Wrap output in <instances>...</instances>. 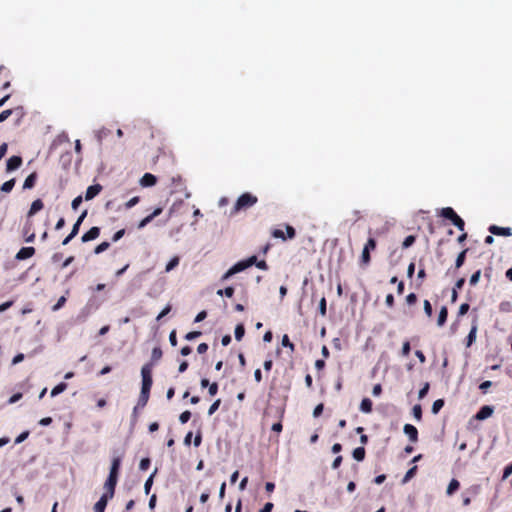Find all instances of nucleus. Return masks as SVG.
Wrapping results in <instances>:
<instances>
[{"instance_id": "6ab92c4d", "label": "nucleus", "mask_w": 512, "mask_h": 512, "mask_svg": "<svg viewBox=\"0 0 512 512\" xmlns=\"http://www.w3.org/2000/svg\"><path fill=\"white\" fill-rule=\"evenodd\" d=\"M44 207V203L41 199H36L32 202L30 209L27 213L28 217H32L34 214L42 210Z\"/></svg>"}, {"instance_id": "f257e3e1", "label": "nucleus", "mask_w": 512, "mask_h": 512, "mask_svg": "<svg viewBox=\"0 0 512 512\" xmlns=\"http://www.w3.org/2000/svg\"><path fill=\"white\" fill-rule=\"evenodd\" d=\"M121 466L120 457H115L112 460L109 476L104 484L105 492L112 495L115 494V488L118 481L119 470Z\"/></svg>"}, {"instance_id": "c9c22d12", "label": "nucleus", "mask_w": 512, "mask_h": 512, "mask_svg": "<svg viewBox=\"0 0 512 512\" xmlns=\"http://www.w3.org/2000/svg\"><path fill=\"white\" fill-rule=\"evenodd\" d=\"M109 247H110V243L107 241H104L95 247L94 253L100 254V253L106 251Z\"/></svg>"}, {"instance_id": "bb28decb", "label": "nucleus", "mask_w": 512, "mask_h": 512, "mask_svg": "<svg viewBox=\"0 0 512 512\" xmlns=\"http://www.w3.org/2000/svg\"><path fill=\"white\" fill-rule=\"evenodd\" d=\"M67 388V384L65 382H61L59 383L58 385H56L52 391H51V396L52 397H55L57 396L58 394L64 392Z\"/></svg>"}, {"instance_id": "a211bd4d", "label": "nucleus", "mask_w": 512, "mask_h": 512, "mask_svg": "<svg viewBox=\"0 0 512 512\" xmlns=\"http://www.w3.org/2000/svg\"><path fill=\"white\" fill-rule=\"evenodd\" d=\"M493 413V408L491 406L485 405L480 408V410L475 415V418L477 420H484L488 417H490Z\"/></svg>"}, {"instance_id": "9b49d317", "label": "nucleus", "mask_w": 512, "mask_h": 512, "mask_svg": "<svg viewBox=\"0 0 512 512\" xmlns=\"http://www.w3.org/2000/svg\"><path fill=\"white\" fill-rule=\"evenodd\" d=\"M100 235V228L99 227H92L90 228L86 233L83 234L81 240L82 242L86 243L92 240H95Z\"/></svg>"}, {"instance_id": "0eeeda50", "label": "nucleus", "mask_w": 512, "mask_h": 512, "mask_svg": "<svg viewBox=\"0 0 512 512\" xmlns=\"http://www.w3.org/2000/svg\"><path fill=\"white\" fill-rule=\"evenodd\" d=\"M114 495L105 492L100 499L94 505V512H104L107 506V503L110 499H112Z\"/></svg>"}, {"instance_id": "e2e57ef3", "label": "nucleus", "mask_w": 512, "mask_h": 512, "mask_svg": "<svg viewBox=\"0 0 512 512\" xmlns=\"http://www.w3.org/2000/svg\"><path fill=\"white\" fill-rule=\"evenodd\" d=\"M151 461L149 458H143L140 461L139 468L140 470H147L150 467Z\"/></svg>"}, {"instance_id": "f8f14e48", "label": "nucleus", "mask_w": 512, "mask_h": 512, "mask_svg": "<svg viewBox=\"0 0 512 512\" xmlns=\"http://www.w3.org/2000/svg\"><path fill=\"white\" fill-rule=\"evenodd\" d=\"M404 433L409 437V440L413 443L418 441V430L411 424H405L403 428Z\"/></svg>"}, {"instance_id": "393cba45", "label": "nucleus", "mask_w": 512, "mask_h": 512, "mask_svg": "<svg viewBox=\"0 0 512 512\" xmlns=\"http://www.w3.org/2000/svg\"><path fill=\"white\" fill-rule=\"evenodd\" d=\"M365 454L366 451L364 447H357L352 452L353 458L357 461H363L365 458Z\"/></svg>"}, {"instance_id": "864d4df0", "label": "nucleus", "mask_w": 512, "mask_h": 512, "mask_svg": "<svg viewBox=\"0 0 512 512\" xmlns=\"http://www.w3.org/2000/svg\"><path fill=\"white\" fill-rule=\"evenodd\" d=\"M30 432L27 430V431H24L22 432L20 435L17 436V438L15 439V444H20L22 443L23 441H25L28 436H29Z\"/></svg>"}, {"instance_id": "4468645a", "label": "nucleus", "mask_w": 512, "mask_h": 512, "mask_svg": "<svg viewBox=\"0 0 512 512\" xmlns=\"http://www.w3.org/2000/svg\"><path fill=\"white\" fill-rule=\"evenodd\" d=\"M102 190V186L100 184L90 185L85 193V200L89 201L96 197Z\"/></svg>"}, {"instance_id": "4be33fe9", "label": "nucleus", "mask_w": 512, "mask_h": 512, "mask_svg": "<svg viewBox=\"0 0 512 512\" xmlns=\"http://www.w3.org/2000/svg\"><path fill=\"white\" fill-rule=\"evenodd\" d=\"M141 374H142V383H145L146 380L148 381L149 384L153 383L152 375H151V368L148 364H146L142 367Z\"/></svg>"}, {"instance_id": "79ce46f5", "label": "nucleus", "mask_w": 512, "mask_h": 512, "mask_svg": "<svg viewBox=\"0 0 512 512\" xmlns=\"http://www.w3.org/2000/svg\"><path fill=\"white\" fill-rule=\"evenodd\" d=\"M423 306H424V312H425L426 316L428 318H431L433 310H432V305H431L430 301L424 300Z\"/></svg>"}, {"instance_id": "de8ad7c7", "label": "nucleus", "mask_w": 512, "mask_h": 512, "mask_svg": "<svg viewBox=\"0 0 512 512\" xmlns=\"http://www.w3.org/2000/svg\"><path fill=\"white\" fill-rule=\"evenodd\" d=\"M190 418H191V412L189 410H186L180 414L179 421L182 424H185L190 420Z\"/></svg>"}, {"instance_id": "603ef678", "label": "nucleus", "mask_w": 512, "mask_h": 512, "mask_svg": "<svg viewBox=\"0 0 512 512\" xmlns=\"http://www.w3.org/2000/svg\"><path fill=\"white\" fill-rule=\"evenodd\" d=\"M385 304L388 308H393L394 305H395V299H394V296L393 294H387L386 298H385Z\"/></svg>"}, {"instance_id": "774afa93", "label": "nucleus", "mask_w": 512, "mask_h": 512, "mask_svg": "<svg viewBox=\"0 0 512 512\" xmlns=\"http://www.w3.org/2000/svg\"><path fill=\"white\" fill-rule=\"evenodd\" d=\"M82 201H83L82 196H77L76 198H74L71 203L72 208L74 210H77L79 205L82 203Z\"/></svg>"}, {"instance_id": "bf43d9fd", "label": "nucleus", "mask_w": 512, "mask_h": 512, "mask_svg": "<svg viewBox=\"0 0 512 512\" xmlns=\"http://www.w3.org/2000/svg\"><path fill=\"white\" fill-rule=\"evenodd\" d=\"M272 236L274 238L282 239L283 241L286 240V236H285L284 232L281 229H274L272 231Z\"/></svg>"}, {"instance_id": "58836bf2", "label": "nucleus", "mask_w": 512, "mask_h": 512, "mask_svg": "<svg viewBox=\"0 0 512 512\" xmlns=\"http://www.w3.org/2000/svg\"><path fill=\"white\" fill-rule=\"evenodd\" d=\"M218 295L220 296H226L228 298H231L234 294V288L233 287H226L224 290H218L217 292Z\"/></svg>"}, {"instance_id": "69168bd1", "label": "nucleus", "mask_w": 512, "mask_h": 512, "mask_svg": "<svg viewBox=\"0 0 512 512\" xmlns=\"http://www.w3.org/2000/svg\"><path fill=\"white\" fill-rule=\"evenodd\" d=\"M125 235V229L118 230L112 237L113 242H117Z\"/></svg>"}, {"instance_id": "c756f323", "label": "nucleus", "mask_w": 512, "mask_h": 512, "mask_svg": "<svg viewBox=\"0 0 512 512\" xmlns=\"http://www.w3.org/2000/svg\"><path fill=\"white\" fill-rule=\"evenodd\" d=\"M179 257L178 256H174L166 265V268H165V271L166 272H170L172 271L174 268H176L179 264Z\"/></svg>"}, {"instance_id": "4c0bfd02", "label": "nucleus", "mask_w": 512, "mask_h": 512, "mask_svg": "<svg viewBox=\"0 0 512 512\" xmlns=\"http://www.w3.org/2000/svg\"><path fill=\"white\" fill-rule=\"evenodd\" d=\"M281 343H282V346H284V347H288V348L291 350V352H294V350H295V345L290 341V339H289L288 335H286V334H285V335L282 337V342H281Z\"/></svg>"}, {"instance_id": "ea45409f", "label": "nucleus", "mask_w": 512, "mask_h": 512, "mask_svg": "<svg viewBox=\"0 0 512 512\" xmlns=\"http://www.w3.org/2000/svg\"><path fill=\"white\" fill-rule=\"evenodd\" d=\"M221 404V399H216L212 404L211 406L209 407L208 409V415L211 416L213 415L219 408Z\"/></svg>"}, {"instance_id": "13d9d810", "label": "nucleus", "mask_w": 512, "mask_h": 512, "mask_svg": "<svg viewBox=\"0 0 512 512\" xmlns=\"http://www.w3.org/2000/svg\"><path fill=\"white\" fill-rule=\"evenodd\" d=\"M218 392V384L216 382L211 383L208 386V393L210 396H215Z\"/></svg>"}, {"instance_id": "6e6d98bb", "label": "nucleus", "mask_w": 512, "mask_h": 512, "mask_svg": "<svg viewBox=\"0 0 512 512\" xmlns=\"http://www.w3.org/2000/svg\"><path fill=\"white\" fill-rule=\"evenodd\" d=\"M470 305L468 303H462L458 310V316H463L469 311Z\"/></svg>"}, {"instance_id": "412c9836", "label": "nucleus", "mask_w": 512, "mask_h": 512, "mask_svg": "<svg viewBox=\"0 0 512 512\" xmlns=\"http://www.w3.org/2000/svg\"><path fill=\"white\" fill-rule=\"evenodd\" d=\"M447 318H448V309L446 306H442L439 311V314H438L437 325L439 327L444 326L447 321Z\"/></svg>"}, {"instance_id": "cd10ccee", "label": "nucleus", "mask_w": 512, "mask_h": 512, "mask_svg": "<svg viewBox=\"0 0 512 512\" xmlns=\"http://www.w3.org/2000/svg\"><path fill=\"white\" fill-rule=\"evenodd\" d=\"M467 251H468V249H464L462 252H460L458 254L456 261H455V267L457 269H459L464 264Z\"/></svg>"}, {"instance_id": "72a5a7b5", "label": "nucleus", "mask_w": 512, "mask_h": 512, "mask_svg": "<svg viewBox=\"0 0 512 512\" xmlns=\"http://www.w3.org/2000/svg\"><path fill=\"white\" fill-rule=\"evenodd\" d=\"M415 241H416V237L414 235H409L402 242V247L404 249H407V248L411 247L415 243Z\"/></svg>"}, {"instance_id": "a19ab883", "label": "nucleus", "mask_w": 512, "mask_h": 512, "mask_svg": "<svg viewBox=\"0 0 512 512\" xmlns=\"http://www.w3.org/2000/svg\"><path fill=\"white\" fill-rule=\"evenodd\" d=\"M327 302H326V298L325 297H322L319 301V313L321 314V316H325L326 315V312H327Z\"/></svg>"}, {"instance_id": "2f4dec72", "label": "nucleus", "mask_w": 512, "mask_h": 512, "mask_svg": "<svg viewBox=\"0 0 512 512\" xmlns=\"http://www.w3.org/2000/svg\"><path fill=\"white\" fill-rule=\"evenodd\" d=\"M245 334V328L243 324H238L235 327V338L237 341H240Z\"/></svg>"}, {"instance_id": "09e8293b", "label": "nucleus", "mask_w": 512, "mask_h": 512, "mask_svg": "<svg viewBox=\"0 0 512 512\" xmlns=\"http://www.w3.org/2000/svg\"><path fill=\"white\" fill-rule=\"evenodd\" d=\"M411 346L409 341H405L402 345L401 355L406 357L410 354Z\"/></svg>"}, {"instance_id": "aec40b11", "label": "nucleus", "mask_w": 512, "mask_h": 512, "mask_svg": "<svg viewBox=\"0 0 512 512\" xmlns=\"http://www.w3.org/2000/svg\"><path fill=\"white\" fill-rule=\"evenodd\" d=\"M38 175L36 172L31 173L28 175L23 183V189H32L37 181Z\"/></svg>"}, {"instance_id": "7ed1b4c3", "label": "nucleus", "mask_w": 512, "mask_h": 512, "mask_svg": "<svg viewBox=\"0 0 512 512\" xmlns=\"http://www.w3.org/2000/svg\"><path fill=\"white\" fill-rule=\"evenodd\" d=\"M256 262V256H251L247 260L239 261L233 265L223 276L222 280L225 281L236 273H239L246 268L252 266Z\"/></svg>"}, {"instance_id": "37998d69", "label": "nucleus", "mask_w": 512, "mask_h": 512, "mask_svg": "<svg viewBox=\"0 0 512 512\" xmlns=\"http://www.w3.org/2000/svg\"><path fill=\"white\" fill-rule=\"evenodd\" d=\"M480 276H481V270H477L476 272H474L471 275L470 280H469L470 285L475 286L478 283Z\"/></svg>"}, {"instance_id": "f03ea898", "label": "nucleus", "mask_w": 512, "mask_h": 512, "mask_svg": "<svg viewBox=\"0 0 512 512\" xmlns=\"http://www.w3.org/2000/svg\"><path fill=\"white\" fill-rule=\"evenodd\" d=\"M257 201L258 198L255 195L248 192L243 193L238 197L237 201L235 202L232 209V214H236L241 210H246L254 206L257 203Z\"/></svg>"}, {"instance_id": "9d476101", "label": "nucleus", "mask_w": 512, "mask_h": 512, "mask_svg": "<svg viewBox=\"0 0 512 512\" xmlns=\"http://www.w3.org/2000/svg\"><path fill=\"white\" fill-rule=\"evenodd\" d=\"M22 158L20 156H11L8 160H7V165H6V170L8 172H11V171H14L16 169H18L21 165H22Z\"/></svg>"}, {"instance_id": "49530a36", "label": "nucleus", "mask_w": 512, "mask_h": 512, "mask_svg": "<svg viewBox=\"0 0 512 512\" xmlns=\"http://www.w3.org/2000/svg\"><path fill=\"white\" fill-rule=\"evenodd\" d=\"M285 229H286V234H285L286 240L293 239L296 236V231L291 225H286Z\"/></svg>"}, {"instance_id": "39448f33", "label": "nucleus", "mask_w": 512, "mask_h": 512, "mask_svg": "<svg viewBox=\"0 0 512 512\" xmlns=\"http://www.w3.org/2000/svg\"><path fill=\"white\" fill-rule=\"evenodd\" d=\"M376 240L372 237H370L366 244L363 247L361 257H360V264L364 267L368 266L371 262V256L370 251H373L376 249Z\"/></svg>"}, {"instance_id": "680f3d73", "label": "nucleus", "mask_w": 512, "mask_h": 512, "mask_svg": "<svg viewBox=\"0 0 512 512\" xmlns=\"http://www.w3.org/2000/svg\"><path fill=\"white\" fill-rule=\"evenodd\" d=\"M453 225H455L460 231H464L465 222L460 216H458V218L453 222Z\"/></svg>"}, {"instance_id": "8fccbe9b", "label": "nucleus", "mask_w": 512, "mask_h": 512, "mask_svg": "<svg viewBox=\"0 0 512 512\" xmlns=\"http://www.w3.org/2000/svg\"><path fill=\"white\" fill-rule=\"evenodd\" d=\"M430 385L428 382H426L423 387L419 390L418 397L419 399H423L429 391Z\"/></svg>"}, {"instance_id": "a878e982", "label": "nucleus", "mask_w": 512, "mask_h": 512, "mask_svg": "<svg viewBox=\"0 0 512 512\" xmlns=\"http://www.w3.org/2000/svg\"><path fill=\"white\" fill-rule=\"evenodd\" d=\"M460 487V483L457 479H452L447 487L446 493L447 495H452L455 493Z\"/></svg>"}, {"instance_id": "5fc2aeb1", "label": "nucleus", "mask_w": 512, "mask_h": 512, "mask_svg": "<svg viewBox=\"0 0 512 512\" xmlns=\"http://www.w3.org/2000/svg\"><path fill=\"white\" fill-rule=\"evenodd\" d=\"M139 201H140V198L138 196H135L125 203V207L127 209H130V208L134 207L136 204H138Z\"/></svg>"}, {"instance_id": "1a4fd4ad", "label": "nucleus", "mask_w": 512, "mask_h": 512, "mask_svg": "<svg viewBox=\"0 0 512 512\" xmlns=\"http://www.w3.org/2000/svg\"><path fill=\"white\" fill-rule=\"evenodd\" d=\"M489 232L493 235L497 236H511L512 235V229L509 227H499L496 225H491L489 227Z\"/></svg>"}, {"instance_id": "4d7b16f0", "label": "nucleus", "mask_w": 512, "mask_h": 512, "mask_svg": "<svg viewBox=\"0 0 512 512\" xmlns=\"http://www.w3.org/2000/svg\"><path fill=\"white\" fill-rule=\"evenodd\" d=\"M199 336H201L200 331H191L185 335V339L188 341H192V340L198 338Z\"/></svg>"}, {"instance_id": "7c9ffc66", "label": "nucleus", "mask_w": 512, "mask_h": 512, "mask_svg": "<svg viewBox=\"0 0 512 512\" xmlns=\"http://www.w3.org/2000/svg\"><path fill=\"white\" fill-rule=\"evenodd\" d=\"M157 472V469L154 470V472L149 476V478L146 480L144 484V490L145 493L148 495L150 493L151 487L153 485V478Z\"/></svg>"}, {"instance_id": "dca6fc26", "label": "nucleus", "mask_w": 512, "mask_h": 512, "mask_svg": "<svg viewBox=\"0 0 512 512\" xmlns=\"http://www.w3.org/2000/svg\"><path fill=\"white\" fill-rule=\"evenodd\" d=\"M157 182L156 176L151 173H145L140 179V184L143 187H151L154 186Z\"/></svg>"}, {"instance_id": "b1692460", "label": "nucleus", "mask_w": 512, "mask_h": 512, "mask_svg": "<svg viewBox=\"0 0 512 512\" xmlns=\"http://www.w3.org/2000/svg\"><path fill=\"white\" fill-rule=\"evenodd\" d=\"M372 405V401L369 398H363L360 404V410L363 413H371Z\"/></svg>"}, {"instance_id": "c85d7f7f", "label": "nucleus", "mask_w": 512, "mask_h": 512, "mask_svg": "<svg viewBox=\"0 0 512 512\" xmlns=\"http://www.w3.org/2000/svg\"><path fill=\"white\" fill-rule=\"evenodd\" d=\"M15 182L16 180L14 178L6 181L5 183H3V185L1 186V190L5 193H9L12 191V189L14 188L15 186Z\"/></svg>"}, {"instance_id": "ddd939ff", "label": "nucleus", "mask_w": 512, "mask_h": 512, "mask_svg": "<svg viewBox=\"0 0 512 512\" xmlns=\"http://www.w3.org/2000/svg\"><path fill=\"white\" fill-rule=\"evenodd\" d=\"M163 209L161 207L156 208L150 215L143 218L138 223V229L144 228L147 224H149L155 217L159 216L162 213Z\"/></svg>"}, {"instance_id": "423d86ee", "label": "nucleus", "mask_w": 512, "mask_h": 512, "mask_svg": "<svg viewBox=\"0 0 512 512\" xmlns=\"http://www.w3.org/2000/svg\"><path fill=\"white\" fill-rule=\"evenodd\" d=\"M152 384H149L146 380L145 383H142L140 396L138 399L137 407L144 408L149 400L150 396V390H151Z\"/></svg>"}, {"instance_id": "20e7f679", "label": "nucleus", "mask_w": 512, "mask_h": 512, "mask_svg": "<svg viewBox=\"0 0 512 512\" xmlns=\"http://www.w3.org/2000/svg\"><path fill=\"white\" fill-rule=\"evenodd\" d=\"M256 262V256H251L247 260L239 261L233 265L223 276L222 280L225 281L236 273H239L246 268L252 266Z\"/></svg>"}, {"instance_id": "0e129e2a", "label": "nucleus", "mask_w": 512, "mask_h": 512, "mask_svg": "<svg viewBox=\"0 0 512 512\" xmlns=\"http://www.w3.org/2000/svg\"><path fill=\"white\" fill-rule=\"evenodd\" d=\"M169 342L170 344L175 347L178 344L177 336H176V330H172L169 334Z\"/></svg>"}, {"instance_id": "f704fd0d", "label": "nucleus", "mask_w": 512, "mask_h": 512, "mask_svg": "<svg viewBox=\"0 0 512 512\" xmlns=\"http://www.w3.org/2000/svg\"><path fill=\"white\" fill-rule=\"evenodd\" d=\"M412 413H413L414 418L417 421H421L422 420V408H421V405H419V404L414 405V407L412 409Z\"/></svg>"}, {"instance_id": "6e6552de", "label": "nucleus", "mask_w": 512, "mask_h": 512, "mask_svg": "<svg viewBox=\"0 0 512 512\" xmlns=\"http://www.w3.org/2000/svg\"><path fill=\"white\" fill-rule=\"evenodd\" d=\"M477 330H478V321H477V318H475L472 322L470 332L466 337V347H470L475 342L476 336H477Z\"/></svg>"}, {"instance_id": "2eb2a0df", "label": "nucleus", "mask_w": 512, "mask_h": 512, "mask_svg": "<svg viewBox=\"0 0 512 512\" xmlns=\"http://www.w3.org/2000/svg\"><path fill=\"white\" fill-rule=\"evenodd\" d=\"M35 254L34 247H22L16 254L17 260H25L32 257Z\"/></svg>"}, {"instance_id": "5701e85b", "label": "nucleus", "mask_w": 512, "mask_h": 512, "mask_svg": "<svg viewBox=\"0 0 512 512\" xmlns=\"http://www.w3.org/2000/svg\"><path fill=\"white\" fill-rule=\"evenodd\" d=\"M32 224L30 222H27L24 226V235L26 236L25 241L26 242H33L35 240V233L31 232Z\"/></svg>"}, {"instance_id": "338daca9", "label": "nucleus", "mask_w": 512, "mask_h": 512, "mask_svg": "<svg viewBox=\"0 0 512 512\" xmlns=\"http://www.w3.org/2000/svg\"><path fill=\"white\" fill-rule=\"evenodd\" d=\"M511 474H512V463H510L509 465H507L505 467L502 479L503 480L507 479Z\"/></svg>"}, {"instance_id": "052dcab7", "label": "nucleus", "mask_w": 512, "mask_h": 512, "mask_svg": "<svg viewBox=\"0 0 512 512\" xmlns=\"http://www.w3.org/2000/svg\"><path fill=\"white\" fill-rule=\"evenodd\" d=\"M13 113L12 109L4 110L0 113V123L4 122L6 119H8Z\"/></svg>"}, {"instance_id": "473e14b6", "label": "nucleus", "mask_w": 512, "mask_h": 512, "mask_svg": "<svg viewBox=\"0 0 512 512\" xmlns=\"http://www.w3.org/2000/svg\"><path fill=\"white\" fill-rule=\"evenodd\" d=\"M443 406H444L443 399H438V400L434 401L432 408H431L432 413L437 414L442 409Z\"/></svg>"}, {"instance_id": "f3484780", "label": "nucleus", "mask_w": 512, "mask_h": 512, "mask_svg": "<svg viewBox=\"0 0 512 512\" xmlns=\"http://www.w3.org/2000/svg\"><path fill=\"white\" fill-rule=\"evenodd\" d=\"M440 215L445 218V219H448L450 220L452 223L458 218V214L454 211L453 208L451 207H445V208H442L441 209V212H440Z\"/></svg>"}, {"instance_id": "a18cd8bd", "label": "nucleus", "mask_w": 512, "mask_h": 512, "mask_svg": "<svg viewBox=\"0 0 512 512\" xmlns=\"http://www.w3.org/2000/svg\"><path fill=\"white\" fill-rule=\"evenodd\" d=\"M162 354H163V353H162V350H161V348H160V347H155V348H153V350H152V355H151L152 360H153V361H158V360H160V359H161V357H162Z\"/></svg>"}, {"instance_id": "c03bdc74", "label": "nucleus", "mask_w": 512, "mask_h": 512, "mask_svg": "<svg viewBox=\"0 0 512 512\" xmlns=\"http://www.w3.org/2000/svg\"><path fill=\"white\" fill-rule=\"evenodd\" d=\"M418 300V297L415 293H410L406 296L405 301L408 306L414 305Z\"/></svg>"}, {"instance_id": "3c124183", "label": "nucleus", "mask_w": 512, "mask_h": 512, "mask_svg": "<svg viewBox=\"0 0 512 512\" xmlns=\"http://www.w3.org/2000/svg\"><path fill=\"white\" fill-rule=\"evenodd\" d=\"M66 303V297L65 296H61L57 303L52 307V310L53 311H57L59 310L60 308H62Z\"/></svg>"}, {"instance_id": "e433bc0d", "label": "nucleus", "mask_w": 512, "mask_h": 512, "mask_svg": "<svg viewBox=\"0 0 512 512\" xmlns=\"http://www.w3.org/2000/svg\"><path fill=\"white\" fill-rule=\"evenodd\" d=\"M416 472H417V466H413L412 468H410V469L406 472V474H405V476H404V478H403L402 482H403V483L408 482L412 477H414V475L416 474Z\"/></svg>"}]
</instances>
